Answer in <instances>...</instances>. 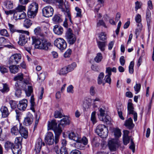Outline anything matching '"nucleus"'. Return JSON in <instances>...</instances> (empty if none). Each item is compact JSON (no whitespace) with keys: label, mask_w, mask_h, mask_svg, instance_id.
Listing matches in <instances>:
<instances>
[{"label":"nucleus","mask_w":154,"mask_h":154,"mask_svg":"<svg viewBox=\"0 0 154 154\" xmlns=\"http://www.w3.org/2000/svg\"><path fill=\"white\" fill-rule=\"evenodd\" d=\"M32 45L35 44V48L36 49L47 51L49 49V47L51 46L50 42L43 38H36L32 37Z\"/></svg>","instance_id":"obj_1"},{"label":"nucleus","mask_w":154,"mask_h":154,"mask_svg":"<svg viewBox=\"0 0 154 154\" xmlns=\"http://www.w3.org/2000/svg\"><path fill=\"white\" fill-rule=\"evenodd\" d=\"M27 82H17L15 84V94L16 96L19 97L21 95L22 90H25L26 88Z\"/></svg>","instance_id":"obj_2"},{"label":"nucleus","mask_w":154,"mask_h":154,"mask_svg":"<svg viewBox=\"0 0 154 154\" xmlns=\"http://www.w3.org/2000/svg\"><path fill=\"white\" fill-rule=\"evenodd\" d=\"M96 133L102 138H106L108 136V130L106 126L102 124L98 125L96 127L95 130Z\"/></svg>","instance_id":"obj_3"},{"label":"nucleus","mask_w":154,"mask_h":154,"mask_svg":"<svg viewBox=\"0 0 154 154\" xmlns=\"http://www.w3.org/2000/svg\"><path fill=\"white\" fill-rule=\"evenodd\" d=\"M38 4L35 2L32 3L29 6L27 15L29 17L34 18L36 15L38 10Z\"/></svg>","instance_id":"obj_4"},{"label":"nucleus","mask_w":154,"mask_h":154,"mask_svg":"<svg viewBox=\"0 0 154 154\" xmlns=\"http://www.w3.org/2000/svg\"><path fill=\"white\" fill-rule=\"evenodd\" d=\"M65 37L67 42L70 45H73L76 40L75 35L73 33L72 30L70 28H68L67 29Z\"/></svg>","instance_id":"obj_5"},{"label":"nucleus","mask_w":154,"mask_h":154,"mask_svg":"<svg viewBox=\"0 0 154 154\" xmlns=\"http://www.w3.org/2000/svg\"><path fill=\"white\" fill-rule=\"evenodd\" d=\"M54 45L61 50L65 49L67 47V43L66 41L62 38H58L54 41Z\"/></svg>","instance_id":"obj_6"},{"label":"nucleus","mask_w":154,"mask_h":154,"mask_svg":"<svg viewBox=\"0 0 154 154\" xmlns=\"http://www.w3.org/2000/svg\"><path fill=\"white\" fill-rule=\"evenodd\" d=\"M99 114L98 117L100 120L105 122H107L109 120L108 116L107 115V112L104 107L100 108L99 109Z\"/></svg>","instance_id":"obj_7"},{"label":"nucleus","mask_w":154,"mask_h":154,"mask_svg":"<svg viewBox=\"0 0 154 154\" xmlns=\"http://www.w3.org/2000/svg\"><path fill=\"white\" fill-rule=\"evenodd\" d=\"M128 114L129 115L133 114L134 115V121L135 122L137 119V114L134 110V108L133 106V104L131 102V100H129L128 103Z\"/></svg>","instance_id":"obj_8"},{"label":"nucleus","mask_w":154,"mask_h":154,"mask_svg":"<svg viewBox=\"0 0 154 154\" xmlns=\"http://www.w3.org/2000/svg\"><path fill=\"white\" fill-rule=\"evenodd\" d=\"M43 15L47 17H51L54 13V9L50 6L44 7L42 10Z\"/></svg>","instance_id":"obj_9"},{"label":"nucleus","mask_w":154,"mask_h":154,"mask_svg":"<svg viewBox=\"0 0 154 154\" xmlns=\"http://www.w3.org/2000/svg\"><path fill=\"white\" fill-rule=\"evenodd\" d=\"M21 56L19 54H16L12 55L10 57L9 60V63L11 64L13 63L17 64L20 60Z\"/></svg>","instance_id":"obj_10"},{"label":"nucleus","mask_w":154,"mask_h":154,"mask_svg":"<svg viewBox=\"0 0 154 154\" xmlns=\"http://www.w3.org/2000/svg\"><path fill=\"white\" fill-rule=\"evenodd\" d=\"M59 127V125H58L57 127V123L55 120H53L50 122H48V130L52 129L54 132H55L56 131H58L60 130H62L61 128H60Z\"/></svg>","instance_id":"obj_11"},{"label":"nucleus","mask_w":154,"mask_h":154,"mask_svg":"<svg viewBox=\"0 0 154 154\" xmlns=\"http://www.w3.org/2000/svg\"><path fill=\"white\" fill-rule=\"evenodd\" d=\"M46 143L49 145L53 144L54 142V137L53 134L51 132H48L45 138Z\"/></svg>","instance_id":"obj_12"},{"label":"nucleus","mask_w":154,"mask_h":154,"mask_svg":"<svg viewBox=\"0 0 154 154\" xmlns=\"http://www.w3.org/2000/svg\"><path fill=\"white\" fill-rule=\"evenodd\" d=\"M42 145L44 146L45 143L42 142V140L41 138H38L36 141L35 149L37 153L40 152Z\"/></svg>","instance_id":"obj_13"},{"label":"nucleus","mask_w":154,"mask_h":154,"mask_svg":"<svg viewBox=\"0 0 154 154\" xmlns=\"http://www.w3.org/2000/svg\"><path fill=\"white\" fill-rule=\"evenodd\" d=\"M27 100L26 99L20 101L17 105L18 109L20 110H25L27 106Z\"/></svg>","instance_id":"obj_14"},{"label":"nucleus","mask_w":154,"mask_h":154,"mask_svg":"<svg viewBox=\"0 0 154 154\" xmlns=\"http://www.w3.org/2000/svg\"><path fill=\"white\" fill-rule=\"evenodd\" d=\"M58 7L65 14L69 12V6L67 2H65L61 5H58Z\"/></svg>","instance_id":"obj_15"},{"label":"nucleus","mask_w":154,"mask_h":154,"mask_svg":"<svg viewBox=\"0 0 154 154\" xmlns=\"http://www.w3.org/2000/svg\"><path fill=\"white\" fill-rule=\"evenodd\" d=\"M19 134L21 136L25 138H26L28 136L27 130L21 124L20 125Z\"/></svg>","instance_id":"obj_16"},{"label":"nucleus","mask_w":154,"mask_h":154,"mask_svg":"<svg viewBox=\"0 0 154 154\" xmlns=\"http://www.w3.org/2000/svg\"><path fill=\"white\" fill-rule=\"evenodd\" d=\"M117 145V141L114 139L109 140L108 142V146L110 150L115 151L116 149V147Z\"/></svg>","instance_id":"obj_17"},{"label":"nucleus","mask_w":154,"mask_h":154,"mask_svg":"<svg viewBox=\"0 0 154 154\" xmlns=\"http://www.w3.org/2000/svg\"><path fill=\"white\" fill-rule=\"evenodd\" d=\"M129 133V131L128 130H124L123 131V141L125 145H127L130 140V137L128 136Z\"/></svg>","instance_id":"obj_18"},{"label":"nucleus","mask_w":154,"mask_h":154,"mask_svg":"<svg viewBox=\"0 0 154 154\" xmlns=\"http://www.w3.org/2000/svg\"><path fill=\"white\" fill-rule=\"evenodd\" d=\"M58 146H55L54 150L57 154H68L66 148L64 146L61 147L60 149H58Z\"/></svg>","instance_id":"obj_19"},{"label":"nucleus","mask_w":154,"mask_h":154,"mask_svg":"<svg viewBox=\"0 0 154 154\" xmlns=\"http://www.w3.org/2000/svg\"><path fill=\"white\" fill-rule=\"evenodd\" d=\"M18 43L19 45L21 46L24 45L27 42L28 40L27 38L25 37V35L23 34L20 35Z\"/></svg>","instance_id":"obj_20"},{"label":"nucleus","mask_w":154,"mask_h":154,"mask_svg":"<svg viewBox=\"0 0 154 154\" xmlns=\"http://www.w3.org/2000/svg\"><path fill=\"white\" fill-rule=\"evenodd\" d=\"M54 33L58 35H60L63 33V27L58 25H55L53 29Z\"/></svg>","instance_id":"obj_21"},{"label":"nucleus","mask_w":154,"mask_h":154,"mask_svg":"<svg viewBox=\"0 0 154 154\" xmlns=\"http://www.w3.org/2000/svg\"><path fill=\"white\" fill-rule=\"evenodd\" d=\"M0 111L2 113V116L3 118L7 117L9 114L8 108L5 106H2L0 109Z\"/></svg>","instance_id":"obj_22"},{"label":"nucleus","mask_w":154,"mask_h":154,"mask_svg":"<svg viewBox=\"0 0 154 154\" xmlns=\"http://www.w3.org/2000/svg\"><path fill=\"white\" fill-rule=\"evenodd\" d=\"M124 125L129 129H132L134 126V124L133 123V120L131 118L126 120L124 124Z\"/></svg>","instance_id":"obj_23"},{"label":"nucleus","mask_w":154,"mask_h":154,"mask_svg":"<svg viewBox=\"0 0 154 154\" xmlns=\"http://www.w3.org/2000/svg\"><path fill=\"white\" fill-rule=\"evenodd\" d=\"M69 120L67 118H64L62 119L60 124H58L59 125V127L62 129V128L61 126L62 127H64L66 125H69Z\"/></svg>","instance_id":"obj_24"},{"label":"nucleus","mask_w":154,"mask_h":154,"mask_svg":"<svg viewBox=\"0 0 154 154\" xmlns=\"http://www.w3.org/2000/svg\"><path fill=\"white\" fill-rule=\"evenodd\" d=\"M33 121V118L32 116L27 117L24 119L23 124L26 126H29L32 123Z\"/></svg>","instance_id":"obj_25"},{"label":"nucleus","mask_w":154,"mask_h":154,"mask_svg":"<svg viewBox=\"0 0 154 154\" xmlns=\"http://www.w3.org/2000/svg\"><path fill=\"white\" fill-rule=\"evenodd\" d=\"M97 43L98 46L100 50L102 51H104L106 45V42L105 41L101 42L99 41H97Z\"/></svg>","instance_id":"obj_26"},{"label":"nucleus","mask_w":154,"mask_h":154,"mask_svg":"<svg viewBox=\"0 0 154 154\" xmlns=\"http://www.w3.org/2000/svg\"><path fill=\"white\" fill-rule=\"evenodd\" d=\"M114 135L116 138H118L121 136L122 133L120 130L118 128H114L112 129Z\"/></svg>","instance_id":"obj_27"},{"label":"nucleus","mask_w":154,"mask_h":154,"mask_svg":"<svg viewBox=\"0 0 154 154\" xmlns=\"http://www.w3.org/2000/svg\"><path fill=\"white\" fill-rule=\"evenodd\" d=\"M19 66H17L13 65L10 66L9 67V68L11 72V73L15 74L17 73L19 70Z\"/></svg>","instance_id":"obj_28"},{"label":"nucleus","mask_w":154,"mask_h":154,"mask_svg":"<svg viewBox=\"0 0 154 154\" xmlns=\"http://www.w3.org/2000/svg\"><path fill=\"white\" fill-rule=\"evenodd\" d=\"M11 132L12 135L17 136L19 134V130L17 125L14 126L11 129Z\"/></svg>","instance_id":"obj_29"},{"label":"nucleus","mask_w":154,"mask_h":154,"mask_svg":"<svg viewBox=\"0 0 154 154\" xmlns=\"http://www.w3.org/2000/svg\"><path fill=\"white\" fill-rule=\"evenodd\" d=\"M146 21L147 22L148 28L149 29L150 27L151 23V13L150 11L147 10L146 13Z\"/></svg>","instance_id":"obj_30"},{"label":"nucleus","mask_w":154,"mask_h":154,"mask_svg":"<svg viewBox=\"0 0 154 154\" xmlns=\"http://www.w3.org/2000/svg\"><path fill=\"white\" fill-rule=\"evenodd\" d=\"M23 138L22 137H17L14 141L15 146H20L22 148V142Z\"/></svg>","instance_id":"obj_31"},{"label":"nucleus","mask_w":154,"mask_h":154,"mask_svg":"<svg viewBox=\"0 0 154 154\" xmlns=\"http://www.w3.org/2000/svg\"><path fill=\"white\" fill-rule=\"evenodd\" d=\"M21 148L20 146H14L12 148V151L14 154H21Z\"/></svg>","instance_id":"obj_32"},{"label":"nucleus","mask_w":154,"mask_h":154,"mask_svg":"<svg viewBox=\"0 0 154 154\" xmlns=\"http://www.w3.org/2000/svg\"><path fill=\"white\" fill-rule=\"evenodd\" d=\"M69 138L72 140H73L77 142L78 140V137L77 135L73 132H71L69 134Z\"/></svg>","instance_id":"obj_33"},{"label":"nucleus","mask_w":154,"mask_h":154,"mask_svg":"<svg viewBox=\"0 0 154 154\" xmlns=\"http://www.w3.org/2000/svg\"><path fill=\"white\" fill-rule=\"evenodd\" d=\"M62 132V130H60L59 131H56L54 132L55 135V143L57 144L59 141V136Z\"/></svg>","instance_id":"obj_34"},{"label":"nucleus","mask_w":154,"mask_h":154,"mask_svg":"<svg viewBox=\"0 0 154 154\" xmlns=\"http://www.w3.org/2000/svg\"><path fill=\"white\" fill-rule=\"evenodd\" d=\"M32 22L29 19H25L23 23V26L24 27L28 28L32 25Z\"/></svg>","instance_id":"obj_35"},{"label":"nucleus","mask_w":154,"mask_h":154,"mask_svg":"<svg viewBox=\"0 0 154 154\" xmlns=\"http://www.w3.org/2000/svg\"><path fill=\"white\" fill-rule=\"evenodd\" d=\"M3 88L0 90V91L2 93L8 92L9 91L8 85L6 84H3Z\"/></svg>","instance_id":"obj_36"},{"label":"nucleus","mask_w":154,"mask_h":154,"mask_svg":"<svg viewBox=\"0 0 154 154\" xmlns=\"http://www.w3.org/2000/svg\"><path fill=\"white\" fill-rule=\"evenodd\" d=\"M108 74L105 76L104 80L106 82L108 83L109 84L111 83V79L110 78V76L111 75L110 72H108V73H106Z\"/></svg>","instance_id":"obj_37"},{"label":"nucleus","mask_w":154,"mask_h":154,"mask_svg":"<svg viewBox=\"0 0 154 154\" xmlns=\"http://www.w3.org/2000/svg\"><path fill=\"white\" fill-rule=\"evenodd\" d=\"M15 81H20L22 82L23 79V75L22 73H19L14 78Z\"/></svg>","instance_id":"obj_38"},{"label":"nucleus","mask_w":154,"mask_h":154,"mask_svg":"<svg viewBox=\"0 0 154 154\" xmlns=\"http://www.w3.org/2000/svg\"><path fill=\"white\" fill-rule=\"evenodd\" d=\"M102 58V54L100 53H99L97 54L94 58V60L97 63H98L101 61Z\"/></svg>","instance_id":"obj_39"},{"label":"nucleus","mask_w":154,"mask_h":154,"mask_svg":"<svg viewBox=\"0 0 154 154\" xmlns=\"http://www.w3.org/2000/svg\"><path fill=\"white\" fill-rule=\"evenodd\" d=\"M104 76V74L103 72H101L99 75L97 79V83L99 85H100L102 83Z\"/></svg>","instance_id":"obj_40"},{"label":"nucleus","mask_w":154,"mask_h":154,"mask_svg":"<svg viewBox=\"0 0 154 154\" xmlns=\"http://www.w3.org/2000/svg\"><path fill=\"white\" fill-rule=\"evenodd\" d=\"M54 21L57 23L61 22L62 21V19L60 16L58 15H55L53 18Z\"/></svg>","instance_id":"obj_41"},{"label":"nucleus","mask_w":154,"mask_h":154,"mask_svg":"<svg viewBox=\"0 0 154 154\" xmlns=\"http://www.w3.org/2000/svg\"><path fill=\"white\" fill-rule=\"evenodd\" d=\"M88 142V140L85 137H84L82 138L81 139L78 138V140L77 141V142L82 143L85 145L87 144Z\"/></svg>","instance_id":"obj_42"},{"label":"nucleus","mask_w":154,"mask_h":154,"mask_svg":"<svg viewBox=\"0 0 154 154\" xmlns=\"http://www.w3.org/2000/svg\"><path fill=\"white\" fill-rule=\"evenodd\" d=\"M69 72L68 70V68L66 67H65L62 68L59 72V74L60 75H64L66 74Z\"/></svg>","instance_id":"obj_43"},{"label":"nucleus","mask_w":154,"mask_h":154,"mask_svg":"<svg viewBox=\"0 0 154 154\" xmlns=\"http://www.w3.org/2000/svg\"><path fill=\"white\" fill-rule=\"evenodd\" d=\"M28 90L27 91L26 90V88L24 90L25 92L26 95L28 96H30L31 93L33 91V89L32 86H28Z\"/></svg>","instance_id":"obj_44"},{"label":"nucleus","mask_w":154,"mask_h":154,"mask_svg":"<svg viewBox=\"0 0 154 154\" xmlns=\"http://www.w3.org/2000/svg\"><path fill=\"white\" fill-rule=\"evenodd\" d=\"M76 66V64L75 63H73L71 64L68 66L67 67L68 68V70L69 72H71L73 70L74 68Z\"/></svg>","instance_id":"obj_45"},{"label":"nucleus","mask_w":154,"mask_h":154,"mask_svg":"<svg viewBox=\"0 0 154 154\" xmlns=\"http://www.w3.org/2000/svg\"><path fill=\"white\" fill-rule=\"evenodd\" d=\"M45 79V75L44 73H41L38 75L37 81L39 83L42 82Z\"/></svg>","instance_id":"obj_46"},{"label":"nucleus","mask_w":154,"mask_h":154,"mask_svg":"<svg viewBox=\"0 0 154 154\" xmlns=\"http://www.w3.org/2000/svg\"><path fill=\"white\" fill-rule=\"evenodd\" d=\"M8 26L10 32L12 33L16 32H18L17 30L16 29L14 25L10 23H8Z\"/></svg>","instance_id":"obj_47"},{"label":"nucleus","mask_w":154,"mask_h":154,"mask_svg":"<svg viewBox=\"0 0 154 154\" xmlns=\"http://www.w3.org/2000/svg\"><path fill=\"white\" fill-rule=\"evenodd\" d=\"M5 5L6 8L8 9H12L13 8V3L10 1H6L5 3Z\"/></svg>","instance_id":"obj_48"},{"label":"nucleus","mask_w":154,"mask_h":154,"mask_svg":"<svg viewBox=\"0 0 154 154\" xmlns=\"http://www.w3.org/2000/svg\"><path fill=\"white\" fill-rule=\"evenodd\" d=\"M25 7L23 5H19L15 9L16 12H20L23 11L25 10Z\"/></svg>","instance_id":"obj_49"},{"label":"nucleus","mask_w":154,"mask_h":154,"mask_svg":"<svg viewBox=\"0 0 154 154\" xmlns=\"http://www.w3.org/2000/svg\"><path fill=\"white\" fill-rule=\"evenodd\" d=\"M98 37L100 40L103 41H105L107 38L106 34L104 32H102L99 34Z\"/></svg>","instance_id":"obj_50"},{"label":"nucleus","mask_w":154,"mask_h":154,"mask_svg":"<svg viewBox=\"0 0 154 154\" xmlns=\"http://www.w3.org/2000/svg\"><path fill=\"white\" fill-rule=\"evenodd\" d=\"M75 10L76 11V17H79L81 18L82 16V11L81 9L79 8L78 7H76L75 8Z\"/></svg>","instance_id":"obj_51"},{"label":"nucleus","mask_w":154,"mask_h":154,"mask_svg":"<svg viewBox=\"0 0 154 154\" xmlns=\"http://www.w3.org/2000/svg\"><path fill=\"white\" fill-rule=\"evenodd\" d=\"M9 103L12 109H14L16 108L17 105V102L16 101L13 100H11L9 101Z\"/></svg>","instance_id":"obj_52"},{"label":"nucleus","mask_w":154,"mask_h":154,"mask_svg":"<svg viewBox=\"0 0 154 154\" xmlns=\"http://www.w3.org/2000/svg\"><path fill=\"white\" fill-rule=\"evenodd\" d=\"M5 148H11L12 149L14 147V144L11 142L7 141L5 144Z\"/></svg>","instance_id":"obj_53"},{"label":"nucleus","mask_w":154,"mask_h":154,"mask_svg":"<svg viewBox=\"0 0 154 154\" xmlns=\"http://www.w3.org/2000/svg\"><path fill=\"white\" fill-rule=\"evenodd\" d=\"M134 62H131L129 66V72L130 74H132L134 72Z\"/></svg>","instance_id":"obj_54"},{"label":"nucleus","mask_w":154,"mask_h":154,"mask_svg":"<svg viewBox=\"0 0 154 154\" xmlns=\"http://www.w3.org/2000/svg\"><path fill=\"white\" fill-rule=\"evenodd\" d=\"M54 116L55 118H61L63 116L61 112L57 110L55 112Z\"/></svg>","instance_id":"obj_55"},{"label":"nucleus","mask_w":154,"mask_h":154,"mask_svg":"<svg viewBox=\"0 0 154 154\" xmlns=\"http://www.w3.org/2000/svg\"><path fill=\"white\" fill-rule=\"evenodd\" d=\"M96 112H93L91 115V120L94 124L97 122L96 119L95 117Z\"/></svg>","instance_id":"obj_56"},{"label":"nucleus","mask_w":154,"mask_h":154,"mask_svg":"<svg viewBox=\"0 0 154 154\" xmlns=\"http://www.w3.org/2000/svg\"><path fill=\"white\" fill-rule=\"evenodd\" d=\"M141 88V85L140 84L136 83L134 87V90L136 92V94L138 93L140 90Z\"/></svg>","instance_id":"obj_57"},{"label":"nucleus","mask_w":154,"mask_h":154,"mask_svg":"<svg viewBox=\"0 0 154 154\" xmlns=\"http://www.w3.org/2000/svg\"><path fill=\"white\" fill-rule=\"evenodd\" d=\"M110 72V74L111 75V72H116V67H113L111 68L109 67H107L106 68V73H108V72Z\"/></svg>","instance_id":"obj_58"},{"label":"nucleus","mask_w":154,"mask_h":154,"mask_svg":"<svg viewBox=\"0 0 154 154\" xmlns=\"http://www.w3.org/2000/svg\"><path fill=\"white\" fill-rule=\"evenodd\" d=\"M35 33L36 35H41L42 30L40 27H38L35 28L34 30Z\"/></svg>","instance_id":"obj_59"},{"label":"nucleus","mask_w":154,"mask_h":154,"mask_svg":"<svg viewBox=\"0 0 154 154\" xmlns=\"http://www.w3.org/2000/svg\"><path fill=\"white\" fill-rule=\"evenodd\" d=\"M129 148L132 150L133 153L134 152L135 150V145L132 139L131 140V145L130 146Z\"/></svg>","instance_id":"obj_60"},{"label":"nucleus","mask_w":154,"mask_h":154,"mask_svg":"<svg viewBox=\"0 0 154 154\" xmlns=\"http://www.w3.org/2000/svg\"><path fill=\"white\" fill-rule=\"evenodd\" d=\"M0 71L2 74H4L8 72V69L5 66H0Z\"/></svg>","instance_id":"obj_61"},{"label":"nucleus","mask_w":154,"mask_h":154,"mask_svg":"<svg viewBox=\"0 0 154 154\" xmlns=\"http://www.w3.org/2000/svg\"><path fill=\"white\" fill-rule=\"evenodd\" d=\"M135 9L136 11H137L139 9L141 8L142 4L141 2L138 1H137L135 2Z\"/></svg>","instance_id":"obj_62"},{"label":"nucleus","mask_w":154,"mask_h":154,"mask_svg":"<svg viewBox=\"0 0 154 154\" xmlns=\"http://www.w3.org/2000/svg\"><path fill=\"white\" fill-rule=\"evenodd\" d=\"M101 26L105 27H106L105 23L102 20H100L98 22H97V27H100Z\"/></svg>","instance_id":"obj_63"},{"label":"nucleus","mask_w":154,"mask_h":154,"mask_svg":"<svg viewBox=\"0 0 154 154\" xmlns=\"http://www.w3.org/2000/svg\"><path fill=\"white\" fill-rule=\"evenodd\" d=\"M21 17V13L18 12H15L14 15V18L15 20L20 19Z\"/></svg>","instance_id":"obj_64"}]
</instances>
